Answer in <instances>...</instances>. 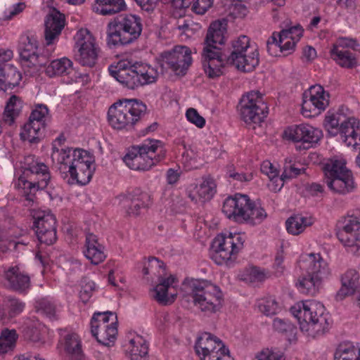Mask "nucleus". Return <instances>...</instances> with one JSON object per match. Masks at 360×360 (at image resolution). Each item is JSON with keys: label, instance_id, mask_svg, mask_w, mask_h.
I'll return each mask as SVG.
<instances>
[{"label": "nucleus", "instance_id": "obj_1", "mask_svg": "<svg viewBox=\"0 0 360 360\" xmlns=\"http://www.w3.org/2000/svg\"><path fill=\"white\" fill-rule=\"evenodd\" d=\"M51 160L63 178L69 174L81 185L88 184L93 175V158L84 150L71 148L58 150L54 146Z\"/></svg>", "mask_w": 360, "mask_h": 360}, {"label": "nucleus", "instance_id": "obj_2", "mask_svg": "<svg viewBox=\"0 0 360 360\" xmlns=\"http://www.w3.org/2000/svg\"><path fill=\"white\" fill-rule=\"evenodd\" d=\"M226 26L225 20H216L212 22L205 39L202 63L205 74L211 79L219 77L223 74L225 57L217 44L224 43Z\"/></svg>", "mask_w": 360, "mask_h": 360}, {"label": "nucleus", "instance_id": "obj_3", "mask_svg": "<svg viewBox=\"0 0 360 360\" xmlns=\"http://www.w3.org/2000/svg\"><path fill=\"white\" fill-rule=\"evenodd\" d=\"M110 75L124 86L134 89L155 83L158 77L156 68L141 62L127 60L119 61L116 66H110Z\"/></svg>", "mask_w": 360, "mask_h": 360}, {"label": "nucleus", "instance_id": "obj_4", "mask_svg": "<svg viewBox=\"0 0 360 360\" xmlns=\"http://www.w3.org/2000/svg\"><path fill=\"white\" fill-rule=\"evenodd\" d=\"M222 212L230 219L250 225L259 224L267 217L266 212L259 203L240 193L224 200Z\"/></svg>", "mask_w": 360, "mask_h": 360}, {"label": "nucleus", "instance_id": "obj_5", "mask_svg": "<svg viewBox=\"0 0 360 360\" xmlns=\"http://www.w3.org/2000/svg\"><path fill=\"white\" fill-rule=\"evenodd\" d=\"M300 266L307 274L299 278L298 288L302 293L314 296L322 283L331 276V270L319 254L314 253L303 255Z\"/></svg>", "mask_w": 360, "mask_h": 360}, {"label": "nucleus", "instance_id": "obj_6", "mask_svg": "<svg viewBox=\"0 0 360 360\" xmlns=\"http://www.w3.org/2000/svg\"><path fill=\"white\" fill-rule=\"evenodd\" d=\"M292 313L297 318L301 330L314 338L325 334L329 328V316L324 306L319 302L305 301L302 308H291Z\"/></svg>", "mask_w": 360, "mask_h": 360}, {"label": "nucleus", "instance_id": "obj_7", "mask_svg": "<svg viewBox=\"0 0 360 360\" xmlns=\"http://www.w3.org/2000/svg\"><path fill=\"white\" fill-rule=\"evenodd\" d=\"M147 106L137 99H122L111 105L108 111L109 124L114 129L132 128L146 115Z\"/></svg>", "mask_w": 360, "mask_h": 360}, {"label": "nucleus", "instance_id": "obj_8", "mask_svg": "<svg viewBox=\"0 0 360 360\" xmlns=\"http://www.w3.org/2000/svg\"><path fill=\"white\" fill-rule=\"evenodd\" d=\"M325 182L335 194L345 195L353 192L356 188L353 174L346 167L342 159L331 158L323 166Z\"/></svg>", "mask_w": 360, "mask_h": 360}, {"label": "nucleus", "instance_id": "obj_9", "mask_svg": "<svg viewBox=\"0 0 360 360\" xmlns=\"http://www.w3.org/2000/svg\"><path fill=\"white\" fill-rule=\"evenodd\" d=\"M142 31L141 18L132 14L120 15L108 25V44L113 46L131 44Z\"/></svg>", "mask_w": 360, "mask_h": 360}, {"label": "nucleus", "instance_id": "obj_10", "mask_svg": "<svg viewBox=\"0 0 360 360\" xmlns=\"http://www.w3.org/2000/svg\"><path fill=\"white\" fill-rule=\"evenodd\" d=\"M193 304L207 315L219 311L224 297L220 288L205 280H193L189 283Z\"/></svg>", "mask_w": 360, "mask_h": 360}, {"label": "nucleus", "instance_id": "obj_11", "mask_svg": "<svg viewBox=\"0 0 360 360\" xmlns=\"http://www.w3.org/2000/svg\"><path fill=\"white\" fill-rule=\"evenodd\" d=\"M302 34L303 29L300 25L283 28L279 32H273L266 41L268 53L275 57L292 53Z\"/></svg>", "mask_w": 360, "mask_h": 360}, {"label": "nucleus", "instance_id": "obj_12", "mask_svg": "<svg viewBox=\"0 0 360 360\" xmlns=\"http://www.w3.org/2000/svg\"><path fill=\"white\" fill-rule=\"evenodd\" d=\"M244 239L240 233L219 234L213 242L212 259L217 264H228L236 259L237 254L243 248Z\"/></svg>", "mask_w": 360, "mask_h": 360}, {"label": "nucleus", "instance_id": "obj_13", "mask_svg": "<svg viewBox=\"0 0 360 360\" xmlns=\"http://www.w3.org/2000/svg\"><path fill=\"white\" fill-rule=\"evenodd\" d=\"M27 170L31 173L30 180L20 177L18 187L22 190V195L27 201L33 202L36 192L48 186L51 176L48 167L44 163L35 162L30 165Z\"/></svg>", "mask_w": 360, "mask_h": 360}, {"label": "nucleus", "instance_id": "obj_14", "mask_svg": "<svg viewBox=\"0 0 360 360\" xmlns=\"http://www.w3.org/2000/svg\"><path fill=\"white\" fill-rule=\"evenodd\" d=\"M241 119L248 124H259L268 115V107L259 91H250L240 102Z\"/></svg>", "mask_w": 360, "mask_h": 360}, {"label": "nucleus", "instance_id": "obj_15", "mask_svg": "<svg viewBox=\"0 0 360 360\" xmlns=\"http://www.w3.org/2000/svg\"><path fill=\"white\" fill-rule=\"evenodd\" d=\"M336 235L348 252L360 256V217L351 215L345 217Z\"/></svg>", "mask_w": 360, "mask_h": 360}, {"label": "nucleus", "instance_id": "obj_16", "mask_svg": "<svg viewBox=\"0 0 360 360\" xmlns=\"http://www.w3.org/2000/svg\"><path fill=\"white\" fill-rule=\"evenodd\" d=\"M160 57L161 67L170 69L176 75H185L192 63L191 51L186 46H175L172 49L162 52Z\"/></svg>", "mask_w": 360, "mask_h": 360}, {"label": "nucleus", "instance_id": "obj_17", "mask_svg": "<svg viewBox=\"0 0 360 360\" xmlns=\"http://www.w3.org/2000/svg\"><path fill=\"white\" fill-rule=\"evenodd\" d=\"M76 46L78 48L76 61L82 66L94 67L98 59L99 48L93 35L87 30H79L76 36Z\"/></svg>", "mask_w": 360, "mask_h": 360}, {"label": "nucleus", "instance_id": "obj_18", "mask_svg": "<svg viewBox=\"0 0 360 360\" xmlns=\"http://www.w3.org/2000/svg\"><path fill=\"white\" fill-rule=\"evenodd\" d=\"M330 95L321 85L311 86L303 94L302 113L304 117H315L328 106Z\"/></svg>", "mask_w": 360, "mask_h": 360}, {"label": "nucleus", "instance_id": "obj_19", "mask_svg": "<svg viewBox=\"0 0 360 360\" xmlns=\"http://www.w3.org/2000/svg\"><path fill=\"white\" fill-rule=\"evenodd\" d=\"M19 49L22 66L30 69L27 72L30 74L39 71L46 65V58L44 56L38 54V42L34 37H22Z\"/></svg>", "mask_w": 360, "mask_h": 360}, {"label": "nucleus", "instance_id": "obj_20", "mask_svg": "<svg viewBox=\"0 0 360 360\" xmlns=\"http://www.w3.org/2000/svg\"><path fill=\"white\" fill-rule=\"evenodd\" d=\"M34 227L39 241L47 245L57 240L56 219L53 214L38 210L33 212Z\"/></svg>", "mask_w": 360, "mask_h": 360}, {"label": "nucleus", "instance_id": "obj_21", "mask_svg": "<svg viewBox=\"0 0 360 360\" xmlns=\"http://www.w3.org/2000/svg\"><path fill=\"white\" fill-rule=\"evenodd\" d=\"M226 349L219 338L210 333H202L195 344V351L200 360H212Z\"/></svg>", "mask_w": 360, "mask_h": 360}, {"label": "nucleus", "instance_id": "obj_22", "mask_svg": "<svg viewBox=\"0 0 360 360\" xmlns=\"http://www.w3.org/2000/svg\"><path fill=\"white\" fill-rule=\"evenodd\" d=\"M323 137L322 131L311 125L302 124L290 129L289 138L295 142H302L304 148L312 147Z\"/></svg>", "mask_w": 360, "mask_h": 360}, {"label": "nucleus", "instance_id": "obj_23", "mask_svg": "<svg viewBox=\"0 0 360 360\" xmlns=\"http://www.w3.org/2000/svg\"><path fill=\"white\" fill-rule=\"evenodd\" d=\"M13 58V51L10 49H0V89L1 84L15 86L22 79V75L18 69L6 62Z\"/></svg>", "mask_w": 360, "mask_h": 360}, {"label": "nucleus", "instance_id": "obj_24", "mask_svg": "<svg viewBox=\"0 0 360 360\" xmlns=\"http://www.w3.org/2000/svg\"><path fill=\"white\" fill-rule=\"evenodd\" d=\"M65 15L53 8L45 21L44 37L46 45L53 44L65 26Z\"/></svg>", "mask_w": 360, "mask_h": 360}, {"label": "nucleus", "instance_id": "obj_25", "mask_svg": "<svg viewBox=\"0 0 360 360\" xmlns=\"http://www.w3.org/2000/svg\"><path fill=\"white\" fill-rule=\"evenodd\" d=\"M159 283L153 289V299L162 305H168L173 303L176 297V292H171L174 288V283L176 282V278L169 276L168 278H159Z\"/></svg>", "mask_w": 360, "mask_h": 360}, {"label": "nucleus", "instance_id": "obj_26", "mask_svg": "<svg viewBox=\"0 0 360 360\" xmlns=\"http://www.w3.org/2000/svg\"><path fill=\"white\" fill-rule=\"evenodd\" d=\"M340 138L347 146L356 148L360 145L359 122L354 117H350L341 122L340 127Z\"/></svg>", "mask_w": 360, "mask_h": 360}, {"label": "nucleus", "instance_id": "obj_27", "mask_svg": "<svg viewBox=\"0 0 360 360\" xmlns=\"http://www.w3.org/2000/svg\"><path fill=\"white\" fill-rule=\"evenodd\" d=\"M84 254L86 259L95 265L103 262L106 258L104 246L98 242L97 236L92 233L86 235Z\"/></svg>", "mask_w": 360, "mask_h": 360}, {"label": "nucleus", "instance_id": "obj_28", "mask_svg": "<svg viewBox=\"0 0 360 360\" xmlns=\"http://www.w3.org/2000/svg\"><path fill=\"white\" fill-rule=\"evenodd\" d=\"M141 153L144 159L150 158L153 162V166L165 159L166 150L161 141L158 140H148L143 143L134 146Z\"/></svg>", "mask_w": 360, "mask_h": 360}, {"label": "nucleus", "instance_id": "obj_29", "mask_svg": "<svg viewBox=\"0 0 360 360\" xmlns=\"http://www.w3.org/2000/svg\"><path fill=\"white\" fill-rule=\"evenodd\" d=\"M91 334L96 340L105 346L110 345L116 340L117 328L115 326V319L112 318V323L109 325H93L91 326Z\"/></svg>", "mask_w": 360, "mask_h": 360}, {"label": "nucleus", "instance_id": "obj_30", "mask_svg": "<svg viewBox=\"0 0 360 360\" xmlns=\"http://www.w3.org/2000/svg\"><path fill=\"white\" fill-rule=\"evenodd\" d=\"M5 278L12 290L22 292L30 287V278L28 275L21 273L18 266L9 268L5 272Z\"/></svg>", "mask_w": 360, "mask_h": 360}, {"label": "nucleus", "instance_id": "obj_31", "mask_svg": "<svg viewBox=\"0 0 360 360\" xmlns=\"http://www.w3.org/2000/svg\"><path fill=\"white\" fill-rule=\"evenodd\" d=\"M360 276L355 269L347 270L341 276L342 287L336 294L337 300H342L345 297L352 295L359 283Z\"/></svg>", "mask_w": 360, "mask_h": 360}, {"label": "nucleus", "instance_id": "obj_32", "mask_svg": "<svg viewBox=\"0 0 360 360\" xmlns=\"http://www.w3.org/2000/svg\"><path fill=\"white\" fill-rule=\"evenodd\" d=\"M92 9L102 15H112L124 11L127 5L124 0H96Z\"/></svg>", "mask_w": 360, "mask_h": 360}, {"label": "nucleus", "instance_id": "obj_33", "mask_svg": "<svg viewBox=\"0 0 360 360\" xmlns=\"http://www.w3.org/2000/svg\"><path fill=\"white\" fill-rule=\"evenodd\" d=\"M123 160L130 169L134 170H148L153 166V162L150 158L144 159L141 153H139L134 146L125 155Z\"/></svg>", "mask_w": 360, "mask_h": 360}, {"label": "nucleus", "instance_id": "obj_34", "mask_svg": "<svg viewBox=\"0 0 360 360\" xmlns=\"http://www.w3.org/2000/svg\"><path fill=\"white\" fill-rule=\"evenodd\" d=\"M23 107V101L16 95H12L6 102L5 110L3 114L4 123L12 125L15 119L20 115Z\"/></svg>", "mask_w": 360, "mask_h": 360}, {"label": "nucleus", "instance_id": "obj_35", "mask_svg": "<svg viewBox=\"0 0 360 360\" xmlns=\"http://www.w3.org/2000/svg\"><path fill=\"white\" fill-rule=\"evenodd\" d=\"M228 63L234 65L238 70L243 72H251L259 64V53L257 49L248 51L238 56V58L234 60H229Z\"/></svg>", "mask_w": 360, "mask_h": 360}, {"label": "nucleus", "instance_id": "obj_36", "mask_svg": "<svg viewBox=\"0 0 360 360\" xmlns=\"http://www.w3.org/2000/svg\"><path fill=\"white\" fill-rule=\"evenodd\" d=\"M65 350L70 360H84V354L81 340L76 333H69L65 337Z\"/></svg>", "mask_w": 360, "mask_h": 360}, {"label": "nucleus", "instance_id": "obj_37", "mask_svg": "<svg viewBox=\"0 0 360 360\" xmlns=\"http://www.w3.org/2000/svg\"><path fill=\"white\" fill-rule=\"evenodd\" d=\"M18 339V334L15 329L5 328L0 333V356L12 353Z\"/></svg>", "mask_w": 360, "mask_h": 360}, {"label": "nucleus", "instance_id": "obj_38", "mask_svg": "<svg viewBox=\"0 0 360 360\" xmlns=\"http://www.w3.org/2000/svg\"><path fill=\"white\" fill-rule=\"evenodd\" d=\"M45 129L34 122L28 120L22 127L20 136L22 141H27L30 143H38L44 137Z\"/></svg>", "mask_w": 360, "mask_h": 360}, {"label": "nucleus", "instance_id": "obj_39", "mask_svg": "<svg viewBox=\"0 0 360 360\" xmlns=\"http://www.w3.org/2000/svg\"><path fill=\"white\" fill-rule=\"evenodd\" d=\"M72 71V63L67 58L54 60L46 68V73L50 77L70 75Z\"/></svg>", "mask_w": 360, "mask_h": 360}, {"label": "nucleus", "instance_id": "obj_40", "mask_svg": "<svg viewBox=\"0 0 360 360\" xmlns=\"http://www.w3.org/2000/svg\"><path fill=\"white\" fill-rule=\"evenodd\" d=\"M313 219L311 217L302 215H295L288 219L285 222L286 229L289 233L298 235L303 232L306 227L312 225Z\"/></svg>", "mask_w": 360, "mask_h": 360}, {"label": "nucleus", "instance_id": "obj_41", "mask_svg": "<svg viewBox=\"0 0 360 360\" xmlns=\"http://www.w3.org/2000/svg\"><path fill=\"white\" fill-rule=\"evenodd\" d=\"M130 360H148V346L140 336L130 340Z\"/></svg>", "mask_w": 360, "mask_h": 360}, {"label": "nucleus", "instance_id": "obj_42", "mask_svg": "<svg viewBox=\"0 0 360 360\" xmlns=\"http://www.w3.org/2000/svg\"><path fill=\"white\" fill-rule=\"evenodd\" d=\"M334 357L335 360H360V348L351 342L340 344Z\"/></svg>", "mask_w": 360, "mask_h": 360}, {"label": "nucleus", "instance_id": "obj_43", "mask_svg": "<svg viewBox=\"0 0 360 360\" xmlns=\"http://www.w3.org/2000/svg\"><path fill=\"white\" fill-rule=\"evenodd\" d=\"M202 181L195 187L196 194L199 200L207 201L210 200L216 192V184L210 176L202 177Z\"/></svg>", "mask_w": 360, "mask_h": 360}, {"label": "nucleus", "instance_id": "obj_44", "mask_svg": "<svg viewBox=\"0 0 360 360\" xmlns=\"http://www.w3.org/2000/svg\"><path fill=\"white\" fill-rule=\"evenodd\" d=\"M51 117L49 114V108L46 105L38 104L32 110L29 120L34 122V124H38L46 128L51 122Z\"/></svg>", "mask_w": 360, "mask_h": 360}, {"label": "nucleus", "instance_id": "obj_45", "mask_svg": "<svg viewBox=\"0 0 360 360\" xmlns=\"http://www.w3.org/2000/svg\"><path fill=\"white\" fill-rule=\"evenodd\" d=\"M250 49V39L245 35L240 36L237 39L232 42V51L230 56L224 54L225 61L234 60L238 58V56L248 53Z\"/></svg>", "mask_w": 360, "mask_h": 360}, {"label": "nucleus", "instance_id": "obj_46", "mask_svg": "<svg viewBox=\"0 0 360 360\" xmlns=\"http://www.w3.org/2000/svg\"><path fill=\"white\" fill-rule=\"evenodd\" d=\"M330 52L331 58L343 68H352L357 63L356 54L353 52L342 51V53H338L332 50Z\"/></svg>", "mask_w": 360, "mask_h": 360}, {"label": "nucleus", "instance_id": "obj_47", "mask_svg": "<svg viewBox=\"0 0 360 360\" xmlns=\"http://www.w3.org/2000/svg\"><path fill=\"white\" fill-rule=\"evenodd\" d=\"M257 306L259 310L266 316L275 315L281 309L279 304L274 297H267L259 300Z\"/></svg>", "mask_w": 360, "mask_h": 360}, {"label": "nucleus", "instance_id": "obj_48", "mask_svg": "<svg viewBox=\"0 0 360 360\" xmlns=\"http://www.w3.org/2000/svg\"><path fill=\"white\" fill-rule=\"evenodd\" d=\"M34 309L37 313L45 315L51 319H56V309L55 304L46 298H41L35 302Z\"/></svg>", "mask_w": 360, "mask_h": 360}, {"label": "nucleus", "instance_id": "obj_49", "mask_svg": "<svg viewBox=\"0 0 360 360\" xmlns=\"http://www.w3.org/2000/svg\"><path fill=\"white\" fill-rule=\"evenodd\" d=\"M123 206L129 215L137 216L145 204L139 198H131L130 196H125L123 197Z\"/></svg>", "mask_w": 360, "mask_h": 360}, {"label": "nucleus", "instance_id": "obj_50", "mask_svg": "<svg viewBox=\"0 0 360 360\" xmlns=\"http://www.w3.org/2000/svg\"><path fill=\"white\" fill-rule=\"evenodd\" d=\"M341 117L339 113H328L325 117V128L333 136L340 132Z\"/></svg>", "mask_w": 360, "mask_h": 360}, {"label": "nucleus", "instance_id": "obj_51", "mask_svg": "<svg viewBox=\"0 0 360 360\" xmlns=\"http://www.w3.org/2000/svg\"><path fill=\"white\" fill-rule=\"evenodd\" d=\"M112 318L115 319V326H117V319L115 313L111 311L96 312L91 320V326H98L102 323L109 325L110 323H112Z\"/></svg>", "mask_w": 360, "mask_h": 360}, {"label": "nucleus", "instance_id": "obj_52", "mask_svg": "<svg viewBox=\"0 0 360 360\" xmlns=\"http://www.w3.org/2000/svg\"><path fill=\"white\" fill-rule=\"evenodd\" d=\"M358 46L359 44L356 40L348 38H339L336 43L333 44L331 50L338 53H342V51H350L349 49L356 51Z\"/></svg>", "mask_w": 360, "mask_h": 360}, {"label": "nucleus", "instance_id": "obj_53", "mask_svg": "<svg viewBox=\"0 0 360 360\" xmlns=\"http://www.w3.org/2000/svg\"><path fill=\"white\" fill-rule=\"evenodd\" d=\"M5 302L8 309V313L11 317L21 313L25 307V304L15 297H8Z\"/></svg>", "mask_w": 360, "mask_h": 360}, {"label": "nucleus", "instance_id": "obj_54", "mask_svg": "<svg viewBox=\"0 0 360 360\" xmlns=\"http://www.w3.org/2000/svg\"><path fill=\"white\" fill-rule=\"evenodd\" d=\"M186 116L190 122L199 128L203 127L205 124V120L200 115L195 108H188L186 111Z\"/></svg>", "mask_w": 360, "mask_h": 360}, {"label": "nucleus", "instance_id": "obj_55", "mask_svg": "<svg viewBox=\"0 0 360 360\" xmlns=\"http://www.w3.org/2000/svg\"><path fill=\"white\" fill-rule=\"evenodd\" d=\"M254 360H284V359L281 354L265 348L256 354Z\"/></svg>", "mask_w": 360, "mask_h": 360}, {"label": "nucleus", "instance_id": "obj_56", "mask_svg": "<svg viewBox=\"0 0 360 360\" xmlns=\"http://www.w3.org/2000/svg\"><path fill=\"white\" fill-rule=\"evenodd\" d=\"M261 172L266 175L270 180L278 179V171L269 161H264L261 165Z\"/></svg>", "mask_w": 360, "mask_h": 360}, {"label": "nucleus", "instance_id": "obj_57", "mask_svg": "<svg viewBox=\"0 0 360 360\" xmlns=\"http://www.w3.org/2000/svg\"><path fill=\"white\" fill-rule=\"evenodd\" d=\"M273 327L278 332L283 333L288 331H292L293 325L288 321L276 318L273 322Z\"/></svg>", "mask_w": 360, "mask_h": 360}, {"label": "nucleus", "instance_id": "obj_58", "mask_svg": "<svg viewBox=\"0 0 360 360\" xmlns=\"http://www.w3.org/2000/svg\"><path fill=\"white\" fill-rule=\"evenodd\" d=\"M211 0H197L192 6V11L198 15H203L212 6Z\"/></svg>", "mask_w": 360, "mask_h": 360}, {"label": "nucleus", "instance_id": "obj_59", "mask_svg": "<svg viewBox=\"0 0 360 360\" xmlns=\"http://www.w3.org/2000/svg\"><path fill=\"white\" fill-rule=\"evenodd\" d=\"M248 276V279L252 283L261 282L266 278L264 272L256 267L250 269Z\"/></svg>", "mask_w": 360, "mask_h": 360}, {"label": "nucleus", "instance_id": "obj_60", "mask_svg": "<svg viewBox=\"0 0 360 360\" xmlns=\"http://www.w3.org/2000/svg\"><path fill=\"white\" fill-rule=\"evenodd\" d=\"M94 290V283H89L82 287L79 292V297L84 303H86L91 297L92 292Z\"/></svg>", "mask_w": 360, "mask_h": 360}, {"label": "nucleus", "instance_id": "obj_61", "mask_svg": "<svg viewBox=\"0 0 360 360\" xmlns=\"http://www.w3.org/2000/svg\"><path fill=\"white\" fill-rule=\"evenodd\" d=\"M143 11L151 13L155 8L158 0H135Z\"/></svg>", "mask_w": 360, "mask_h": 360}, {"label": "nucleus", "instance_id": "obj_62", "mask_svg": "<svg viewBox=\"0 0 360 360\" xmlns=\"http://www.w3.org/2000/svg\"><path fill=\"white\" fill-rule=\"evenodd\" d=\"M195 25L193 22L191 20H179L177 22V28L179 30L186 34H189L191 31H193L194 28L192 26Z\"/></svg>", "mask_w": 360, "mask_h": 360}, {"label": "nucleus", "instance_id": "obj_63", "mask_svg": "<svg viewBox=\"0 0 360 360\" xmlns=\"http://www.w3.org/2000/svg\"><path fill=\"white\" fill-rule=\"evenodd\" d=\"M301 170L302 169L295 167V165H290L289 167H286L285 169L283 174L279 179V181L283 182L284 179L296 177L301 173Z\"/></svg>", "mask_w": 360, "mask_h": 360}, {"label": "nucleus", "instance_id": "obj_64", "mask_svg": "<svg viewBox=\"0 0 360 360\" xmlns=\"http://www.w3.org/2000/svg\"><path fill=\"white\" fill-rule=\"evenodd\" d=\"M229 176L235 180L239 181H250L252 176V174H246L244 173H237V172H230Z\"/></svg>", "mask_w": 360, "mask_h": 360}]
</instances>
